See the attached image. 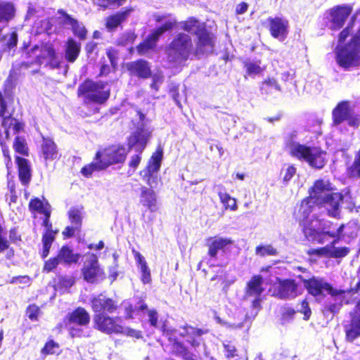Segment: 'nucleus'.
<instances>
[{
    "label": "nucleus",
    "mask_w": 360,
    "mask_h": 360,
    "mask_svg": "<svg viewBox=\"0 0 360 360\" xmlns=\"http://www.w3.org/2000/svg\"><path fill=\"white\" fill-rule=\"evenodd\" d=\"M352 31V23H350L339 33V45L335 50L336 63L345 70L360 65V28L349 42L345 44Z\"/></svg>",
    "instance_id": "1"
},
{
    "label": "nucleus",
    "mask_w": 360,
    "mask_h": 360,
    "mask_svg": "<svg viewBox=\"0 0 360 360\" xmlns=\"http://www.w3.org/2000/svg\"><path fill=\"white\" fill-rule=\"evenodd\" d=\"M181 328L183 332L177 335L172 330L166 332V337L168 340L167 347L169 348L171 354L181 357L183 360H198L197 355L189 351L188 347L184 341L180 340L181 338H188V342L194 348L199 347L200 345V337L207 333V330L198 328L188 324H185Z\"/></svg>",
    "instance_id": "2"
},
{
    "label": "nucleus",
    "mask_w": 360,
    "mask_h": 360,
    "mask_svg": "<svg viewBox=\"0 0 360 360\" xmlns=\"http://www.w3.org/2000/svg\"><path fill=\"white\" fill-rule=\"evenodd\" d=\"M127 151L122 144H111L98 149L94 161L82 167L80 173L86 178H90L94 172L106 169L110 166L122 164L125 162Z\"/></svg>",
    "instance_id": "3"
},
{
    "label": "nucleus",
    "mask_w": 360,
    "mask_h": 360,
    "mask_svg": "<svg viewBox=\"0 0 360 360\" xmlns=\"http://www.w3.org/2000/svg\"><path fill=\"white\" fill-rule=\"evenodd\" d=\"M312 185L316 196V206L325 208L329 217L340 219L344 195L340 192H333L330 181L323 179L314 181Z\"/></svg>",
    "instance_id": "4"
},
{
    "label": "nucleus",
    "mask_w": 360,
    "mask_h": 360,
    "mask_svg": "<svg viewBox=\"0 0 360 360\" xmlns=\"http://www.w3.org/2000/svg\"><path fill=\"white\" fill-rule=\"evenodd\" d=\"M297 133L288 135L285 141L286 147L289 148V154L299 160L305 161L309 166L316 169H323L327 162V153L320 146H309L294 141Z\"/></svg>",
    "instance_id": "5"
},
{
    "label": "nucleus",
    "mask_w": 360,
    "mask_h": 360,
    "mask_svg": "<svg viewBox=\"0 0 360 360\" xmlns=\"http://www.w3.org/2000/svg\"><path fill=\"white\" fill-rule=\"evenodd\" d=\"M299 224L302 226V231L304 238L309 241L316 242L319 244L324 243L325 236L334 238V240L331 243L332 245H334L345 236L354 238L357 235L356 231H353V229H356V226L349 222L341 224L335 231L316 229L313 226L311 220Z\"/></svg>",
    "instance_id": "6"
},
{
    "label": "nucleus",
    "mask_w": 360,
    "mask_h": 360,
    "mask_svg": "<svg viewBox=\"0 0 360 360\" xmlns=\"http://www.w3.org/2000/svg\"><path fill=\"white\" fill-rule=\"evenodd\" d=\"M153 18L156 22H160L164 20H165V21L163 24L153 30L151 32L136 46V51L140 56L145 55L150 51L154 50L161 36L165 32H172L178 26L177 20L175 18L172 16L171 13L154 15Z\"/></svg>",
    "instance_id": "7"
},
{
    "label": "nucleus",
    "mask_w": 360,
    "mask_h": 360,
    "mask_svg": "<svg viewBox=\"0 0 360 360\" xmlns=\"http://www.w3.org/2000/svg\"><path fill=\"white\" fill-rule=\"evenodd\" d=\"M107 86V82L86 79L78 86L77 94L83 98L84 103L103 105L110 96V89L106 88Z\"/></svg>",
    "instance_id": "8"
},
{
    "label": "nucleus",
    "mask_w": 360,
    "mask_h": 360,
    "mask_svg": "<svg viewBox=\"0 0 360 360\" xmlns=\"http://www.w3.org/2000/svg\"><path fill=\"white\" fill-rule=\"evenodd\" d=\"M90 321L91 316L87 310L77 307L63 317L58 327L65 329L72 338H82L85 337L83 328L87 327Z\"/></svg>",
    "instance_id": "9"
},
{
    "label": "nucleus",
    "mask_w": 360,
    "mask_h": 360,
    "mask_svg": "<svg viewBox=\"0 0 360 360\" xmlns=\"http://www.w3.org/2000/svg\"><path fill=\"white\" fill-rule=\"evenodd\" d=\"M191 37L184 32H177L165 47L168 60L172 63L186 61L193 53Z\"/></svg>",
    "instance_id": "10"
},
{
    "label": "nucleus",
    "mask_w": 360,
    "mask_h": 360,
    "mask_svg": "<svg viewBox=\"0 0 360 360\" xmlns=\"http://www.w3.org/2000/svg\"><path fill=\"white\" fill-rule=\"evenodd\" d=\"M297 277L302 281L308 294L317 302L322 301L326 295H330L331 297H339L348 292V290L334 288L323 277L311 276L307 279L303 278L302 275Z\"/></svg>",
    "instance_id": "11"
},
{
    "label": "nucleus",
    "mask_w": 360,
    "mask_h": 360,
    "mask_svg": "<svg viewBox=\"0 0 360 360\" xmlns=\"http://www.w3.org/2000/svg\"><path fill=\"white\" fill-rule=\"evenodd\" d=\"M80 271L82 278L88 283H98L106 278L105 270L100 265L98 256L92 252L86 254V259Z\"/></svg>",
    "instance_id": "12"
},
{
    "label": "nucleus",
    "mask_w": 360,
    "mask_h": 360,
    "mask_svg": "<svg viewBox=\"0 0 360 360\" xmlns=\"http://www.w3.org/2000/svg\"><path fill=\"white\" fill-rule=\"evenodd\" d=\"M94 327L106 335H118L122 333V320L119 316H110L107 314L99 313L93 316Z\"/></svg>",
    "instance_id": "13"
},
{
    "label": "nucleus",
    "mask_w": 360,
    "mask_h": 360,
    "mask_svg": "<svg viewBox=\"0 0 360 360\" xmlns=\"http://www.w3.org/2000/svg\"><path fill=\"white\" fill-rule=\"evenodd\" d=\"M274 295L281 300H292L300 295L302 290L294 278L277 277L274 285Z\"/></svg>",
    "instance_id": "14"
},
{
    "label": "nucleus",
    "mask_w": 360,
    "mask_h": 360,
    "mask_svg": "<svg viewBox=\"0 0 360 360\" xmlns=\"http://www.w3.org/2000/svg\"><path fill=\"white\" fill-rule=\"evenodd\" d=\"M40 53L37 54L34 60L31 61H22L20 63L21 68H29L34 65L41 67L44 60L49 59V64L53 68H58L59 63L57 61V53L54 45L50 41L42 43L39 46Z\"/></svg>",
    "instance_id": "15"
},
{
    "label": "nucleus",
    "mask_w": 360,
    "mask_h": 360,
    "mask_svg": "<svg viewBox=\"0 0 360 360\" xmlns=\"http://www.w3.org/2000/svg\"><path fill=\"white\" fill-rule=\"evenodd\" d=\"M41 214L44 215L41 225L45 228V230L41 236L43 248L41 252V257L45 259L50 253L52 244L56 240L59 230L53 228V224L51 221V208L44 211Z\"/></svg>",
    "instance_id": "16"
},
{
    "label": "nucleus",
    "mask_w": 360,
    "mask_h": 360,
    "mask_svg": "<svg viewBox=\"0 0 360 360\" xmlns=\"http://www.w3.org/2000/svg\"><path fill=\"white\" fill-rule=\"evenodd\" d=\"M195 37V49H193V53L195 56L199 58L214 52L216 37L207 27Z\"/></svg>",
    "instance_id": "17"
},
{
    "label": "nucleus",
    "mask_w": 360,
    "mask_h": 360,
    "mask_svg": "<svg viewBox=\"0 0 360 360\" xmlns=\"http://www.w3.org/2000/svg\"><path fill=\"white\" fill-rule=\"evenodd\" d=\"M313 185L308 190V195L304 198L299 205L294 209L292 215L296 221L299 224L309 221V217L313 212L316 204L315 193H314Z\"/></svg>",
    "instance_id": "18"
},
{
    "label": "nucleus",
    "mask_w": 360,
    "mask_h": 360,
    "mask_svg": "<svg viewBox=\"0 0 360 360\" xmlns=\"http://www.w3.org/2000/svg\"><path fill=\"white\" fill-rule=\"evenodd\" d=\"M150 137V132L143 127L137 128L127 138V153L132 149L143 153Z\"/></svg>",
    "instance_id": "19"
},
{
    "label": "nucleus",
    "mask_w": 360,
    "mask_h": 360,
    "mask_svg": "<svg viewBox=\"0 0 360 360\" xmlns=\"http://www.w3.org/2000/svg\"><path fill=\"white\" fill-rule=\"evenodd\" d=\"M233 244V240L231 238L214 236L205 239V246L207 248V255L213 259H217L219 252H225L227 248Z\"/></svg>",
    "instance_id": "20"
},
{
    "label": "nucleus",
    "mask_w": 360,
    "mask_h": 360,
    "mask_svg": "<svg viewBox=\"0 0 360 360\" xmlns=\"http://www.w3.org/2000/svg\"><path fill=\"white\" fill-rule=\"evenodd\" d=\"M91 307L95 314L115 313L119 308L117 301L111 297L99 294L91 300Z\"/></svg>",
    "instance_id": "21"
},
{
    "label": "nucleus",
    "mask_w": 360,
    "mask_h": 360,
    "mask_svg": "<svg viewBox=\"0 0 360 360\" xmlns=\"http://www.w3.org/2000/svg\"><path fill=\"white\" fill-rule=\"evenodd\" d=\"M269 23V31L271 36L280 41L285 40L289 33V22L283 17H269L267 18Z\"/></svg>",
    "instance_id": "22"
},
{
    "label": "nucleus",
    "mask_w": 360,
    "mask_h": 360,
    "mask_svg": "<svg viewBox=\"0 0 360 360\" xmlns=\"http://www.w3.org/2000/svg\"><path fill=\"white\" fill-rule=\"evenodd\" d=\"M58 13L63 18L62 25L63 26L69 25L75 37H77L80 41H84L87 38L89 32L82 22L73 18L63 9H58Z\"/></svg>",
    "instance_id": "23"
},
{
    "label": "nucleus",
    "mask_w": 360,
    "mask_h": 360,
    "mask_svg": "<svg viewBox=\"0 0 360 360\" xmlns=\"http://www.w3.org/2000/svg\"><path fill=\"white\" fill-rule=\"evenodd\" d=\"M126 69L129 76L138 79H146L151 77L153 75L150 63L142 58L127 63Z\"/></svg>",
    "instance_id": "24"
},
{
    "label": "nucleus",
    "mask_w": 360,
    "mask_h": 360,
    "mask_svg": "<svg viewBox=\"0 0 360 360\" xmlns=\"http://www.w3.org/2000/svg\"><path fill=\"white\" fill-rule=\"evenodd\" d=\"M352 11V8L349 6H336L333 7L330 11L331 17L330 30H338L342 28Z\"/></svg>",
    "instance_id": "25"
},
{
    "label": "nucleus",
    "mask_w": 360,
    "mask_h": 360,
    "mask_svg": "<svg viewBox=\"0 0 360 360\" xmlns=\"http://www.w3.org/2000/svg\"><path fill=\"white\" fill-rule=\"evenodd\" d=\"M132 11L133 8L131 7H127L120 11L109 15L105 19V28L110 32L115 31L128 19Z\"/></svg>",
    "instance_id": "26"
},
{
    "label": "nucleus",
    "mask_w": 360,
    "mask_h": 360,
    "mask_svg": "<svg viewBox=\"0 0 360 360\" xmlns=\"http://www.w3.org/2000/svg\"><path fill=\"white\" fill-rule=\"evenodd\" d=\"M15 161L18 169V178L24 186H27L32 179V166L30 161L20 155L15 156Z\"/></svg>",
    "instance_id": "27"
},
{
    "label": "nucleus",
    "mask_w": 360,
    "mask_h": 360,
    "mask_svg": "<svg viewBox=\"0 0 360 360\" xmlns=\"http://www.w3.org/2000/svg\"><path fill=\"white\" fill-rule=\"evenodd\" d=\"M263 283L264 278L262 275H253L245 284V296L247 297L262 296L264 291Z\"/></svg>",
    "instance_id": "28"
},
{
    "label": "nucleus",
    "mask_w": 360,
    "mask_h": 360,
    "mask_svg": "<svg viewBox=\"0 0 360 360\" xmlns=\"http://www.w3.org/2000/svg\"><path fill=\"white\" fill-rule=\"evenodd\" d=\"M352 110L349 107L348 101H342L339 102L332 111V120L335 126L340 125L345 122Z\"/></svg>",
    "instance_id": "29"
},
{
    "label": "nucleus",
    "mask_w": 360,
    "mask_h": 360,
    "mask_svg": "<svg viewBox=\"0 0 360 360\" xmlns=\"http://www.w3.org/2000/svg\"><path fill=\"white\" fill-rule=\"evenodd\" d=\"M40 148L45 161H53L58 158L57 146L51 139L43 137Z\"/></svg>",
    "instance_id": "30"
},
{
    "label": "nucleus",
    "mask_w": 360,
    "mask_h": 360,
    "mask_svg": "<svg viewBox=\"0 0 360 360\" xmlns=\"http://www.w3.org/2000/svg\"><path fill=\"white\" fill-rule=\"evenodd\" d=\"M81 52V43L74 38H68L64 49L65 58L67 62L72 63L77 60Z\"/></svg>",
    "instance_id": "31"
},
{
    "label": "nucleus",
    "mask_w": 360,
    "mask_h": 360,
    "mask_svg": "<svg viewBox=\"0 0 360 360\" xmlns=\"http://www.w3.org/2000/svg\"><path fill=\"white\" fill-rule=\"evenodd\" d=\"M140 203L151 212L157 209V195L155 192L149 188H141Z\"/></svg>",
    "instance_id": "32"
},
{
    "label": "nucleus",
    "mask_w": 360,
    "mask_h": 360,
    "mask_svg": "<svg viewBox=\"0 0 360 360\" xmlns=\"http://www.w3.org/2000/svg\"><path fill=\"white\" fill-rule=\"evenodd\" d=\"M56 257L62 264L70 265L78 262L80 255L75 253L72 248L68 245H63L58 250Z\"/></svg>",
    "instance_id": "33"
},
{
    "label": "nucleus",
    "mask_w": 360,
    "mask_h": 360,
    "mask_svg": "<svg viewBox=\"0 0 360 360\" xmlns=\"http://www.w3.org/2000/svg\"><path fill=\"white\" fill-rule=\"evenodd\" d=\"M180 23L181 27L184 32L187 34L193 32L195 36L207 28L205 22H202L197 18L193 16L188 17Z\"/></svg>",
    "instance_id": "34"
},
{
    "label": "nucleus",
    "mask_w": 360,
    "mask_h": 360,
    "mask_svg": "<svg viewBox=\"0 0 360 360\" xmlns=\"http://www.w3.org/2000/svg\"><path fill=\"white\" fill-rule=\"evenodd\" d=\"M132 254L136 264L139 265L141 271V281L143 284H148L151 282L150 270L148 266L144 257L134 249L132 250Z\"/></svg>",
    "instance_id": "35"
},
{
    "label": "nucleus",
    "mask_w": 360,
    "mask_h": 360,
    "mask_svg": "<svg viewBox=\"0 0 360 360\" xmlns=\"http://www.w3.org/2000/svg\"><path fill=\"white\" fill-rule=\"evenodd\" d=\"M345 338L348 342H353L360 337V318L352 316L350 322L345 326Z\"/></svg>",
    "instance_id": "36"
},
{
    "label": "nucleus",
    "mask_w": 360,
    "mask_h": 360,
    "mask_svg": "<svg viewBox=\"0 0 360 360\" xmlns=\"http://www.w3.org/2000/svg\"><path fill=\"white\" fill-rule=\"evenodd\" d=\"M1 125L6 129V136H8L9 129H12L14 134H18L25 131V123L11 115L4 117L2 119Z\"/></svg>",
    "instance_id": "37"
},
{
    "label": "nucleus",
    "mask_w": 360,
    "mask_h": 360,
    "mask_svg": "<svg viewBox=\"0 0 360 360\" xmlns=\"http://www.w3.org/2000/svg\"><path fill=\"white\" fill-rule=\"evenodd\" d=\"M346 174L349 179H360V148L354 153L352 164L347 167Z\"/></svg>",
    "instance_id": "38"
},
{
    "label": "nucleus",
    "mask_w": 360,
    "mask_h": 360,
    "mask_svg": "<svg viewBox=\"0 0 360 360\" xmlns=\"http://www.w3.org/2000/svg\"><path fill=\"white\" fill-rule=\"evenodd\" d=\"M13 148L14 151L25 158L30 155V149L25 138L22 136H16L13 142Z\"/></svg>",
    "instance_id": "39"
},
{
    "label": "nucleus",
    "mask_w": 360,
    "mask_h": 360,
    "mask_svg": "<svg viewBox=\"0 0 360 360\" xmlns=\"http://www.w3.org/2000/svg\"><path fill=\"white\" fill-rule=\"evenodd\" d=\"M15 13V8L10 2H0V22H8L12 20Z\"/></svg>",
    "instance_id": "40"
},
{
    "label": "nucleus",
    "mask_w": 360,
    "mask_h": 360,
    "mask_svg": "<svg viewBox=\"0 0 360 360\" xmlns=\"http://www.w3.org/2000/svg\"><path fill=\"white\" fill-rule=\"evenodd\" d=\"M60 350V344L53 338H49L41 349V355L46 356L49 355L59 354Z\"/></svg>",
    "instance_id": "41"
},
{
    "label": "nucleus",
    "mask_w": 360,
    "mask_h": 360,
    "mask_svg": "<svg viewBox=\"0 0 360 360\" xmlns=\"http://www.w3.org/2000/svg\"><path fill=\"white\" fill-rule=\"evenodd\" d=\"M162 157V149L158 148L150 156L146 168L152 171L158 172L160 169Z\"/></svg>",
    "instance_id": "42"
},
{
    "label": "nucleus",
    "mask_w": 360,
    "mask_h": 360,
    "mask_svg": "<svg viewBox=\"0 0 360 360\" xmlns=\"http://www.w3.org/2000/svg\"><path fill=\"white\" fill-rule=\"evenodd\" d=\"M344 297L345 295L343 297H333L335 302L326 303L323 306L322 312L326 315L330 314L333 316L338 314L342 307V298Z\"/></svg>",
    "instance_id": "43"
},
{
    "label": "nucleus",
    "mask_w": 360,
    "mask_h": 360,
    "mask_svg": "<svg viewBox=\"0 0 360 360\" xmlns=\"http://www.w3.org/2000/svg\"><path fill=\"white\" fill-rule=\"evenodd\" d=\"M29 210L32 213H43L44 211H46L51 208V205L48 202L45 203L40 200L39 198H32L28 204Z\"/></svg>",
    "instance_id": "44"
},
{
    "label": "nucleus",
    "mask_w": 360,
    "mask_h": 360,
    "mask_svg": "<svg viewBox=\"0 0 360 360\" xmlns=\"http://www.w3.org/2000/svg\"><path fill=\"white\" fill-rule=\"evenodd\" d=\"M218 196L225 210H230L231 211L237 210L238 205L236 198H232L229 193L222 191L218 193Z\"/></svg>",
    "instance_id": "45"
},
{
    "label": "nucleus",
    "mask_w": 360,
    "mask_h": 360,
    "mask_svg": "<svg viewBox=\"0 0 360 360\" xmlns=\"http://www.w3.org/2000/svg\"><path fill=\"white\" fill-rule=\"evenodd\" d=\"M259 89L262 94H269L273 89H276L277 91L281 90L276 79L273 77H268L263 80L260 84Z\"/></svg>",
    "instance_id": "46"
},
{
    "label": "nucleus",
    "mask_w": 360,
    "mask_h": 360,
    "mask_svg": "<svg viewBox=\"0 0 360 360\" xmlns=\"http://www.w3.org/2000/svg\"><path fill=\"white\" fill-rule=\"evenodd\" d=\"M83 207L80 208L78 207H72L68 212V216L70 221L72 225H76L80 228H82V210Z\"/></svg>",
    "instance_id": "47"
},
{
    "label": "nucleus",
    "mask_w": 360,
    "mask_h": 360,
    "mask_svg": "<svg viewBox=\"0 0 360 360\" xmlns=\"http://www.w3.org/2000/svg\"><path fill=\"white\" fill-rule=\"evenodd\" d=\"M148 309L146 303L140 299L137 307H134L132 304H129L124 309L125 317L131 319L134 318V314L136 311H143Z\"/></svg>",
    "instance_id": "48"
},
{
    "label": "nucleus",
    "mask_w": 360,
    "mask_h": 360,
    "mask_svg": "<svg viewBox=\"0 0 360 360\" xmlns=\"http://www.w3.org/2000/svg\"><path fill=\"white\" fill-rule=\"evenodd\" d=\"M127 0H98V6L103 10L115 9L126 3Z\"/></svg>",
    "instance_id": "49"
},
{
    "label": "nucleus",
    "mask_w": 360,
    "mask_h": 360,
    "mask_svg": "<svg viewBox=\"0 0 360 360\" xmlns=\"http://www.w3.org/2000/svg\"><path fill=\"white\" fill-rule=\"evenodd\" d=\"M255 253L261 257L275 256L278 254V251L271 245H259L255 248Z\"/></svg>",
    "instance_id": "50"
},
{
    "label": "nucleus",
    "mask_w": 360,
    "mask_h": 360,
    "mask_svg": "<svg viewBox=\"0 0 360 360\" xmlns=\"http://www.w3.org/2000/svg\"><path fill=\"white\" fill-rule=\"evenodd\" d=\"M142 172H143L142 179L150 188L155 187L158 184L156 175L158 172L152 171L149 169L145 168Z\"/></svg>",
    "instance_id": "51"
},
{
    "label": "nucleus",
    "mask_w": 360,
    "mask_h": 360,
    "mask_svg": "<svg viewBox=\"0 0 360 360\" xmlns=\"http://www.w3.org/2000/svg\"><path fill=\"white\" fill-rule=\"evenodd\" d=\"M25 313L30 321H38L41 311L40 307L36 304H31L27 307Z\"/></svg>",
    "instance_id": "52"
},
{
    "label": "nucleus",
    "mask_w": 360,
    "mask_h": 360,
    "mask_svg": "<svg viewBox=\"0 0 360 360\" xmlns=\"http://www.w3.org/2000/svg\"><path fill=\"white\" fill-rule=\"evenodd\" d=\"M61 263L58 258L56 256L50 257L47 260L44 261L42 272L43 273H50L56 270L58 266V264Z\"/></svg>",
    "instance_id": "53"
},
{
    "label": "nucleus",
    "mask_w": 360,
    "mask_h": 360,
    "mask_svg": "<svg viewBox=\"0 0 360 360\" xmlns=\"http://www.w3.org/2000/svg\"><path fill=\"white\" fill-rule=\"evenodd\" d=\"M296 313L297 311L292 307H284L281 313V323L284 325L291 321Z\"/></svg>",
    "instance_id": "54"
},
{
    "label": "nucleus",
    "mask_w": 360,
    "mask_h": 360,
    "mask_svg": "<svg viewBox=\"0 0 360 360\" xmlns=\"http://www.w3.org/2000/svg\"><path fill=\"white\" fill-rule=\"evenodd\" d=\"M75 283V278L70 276H58L57 285L60 289H68Z\"/></svg>",
    "instance_id": "55"
},
{
    "label": "nucleus",
    "mask_w": 360,
    "mask_h": 360,
    "mask_svg": "<svg viewBox=\"0 0 360 360\" xmlns=\"http://www.w3.org/2000/svg\"><path fill=\"white\" fill-rule=\"evenodd\" d=\"M261 61L258 63L244 61L243 65L246 69V72L249 75H259L263 71V68L260 67Z\"/></svg>",
    "instance_id": "56"
},
{
    "label": "nucleus",
    "mask_w": 360,
    "mask_h": 360,
    "mask_svg": "<svg viewBox=\"0 0 360 360\" xmlns=\"http://www.w3.org/2000/svg\"><path fill=\"white\" fill-rule=\"evenodd\" d=\"M330 253V248L329 246L326 245L324 247H321L318 248H311L307 251V255L316 256L318 257H329Z\"/></svg>",
    "instance_id": "57"
},
{
    "label": "nucleus",
    "mask_w": 360,
    "mask_h": 360,
    "mask_svg": "<svg viewBox=\"0 0 360 360\" xmlns=\"http://www.w3.org/2000/svg\"><path fill=\"white\" fill-rule=\"evenodd\" d=\"M300 305H301V307L297 311L300 312V314H303V319L304 321L309 320V319L311 316L312 311L309 307V303L307 299V298L303 299L300 302Z\"/></svg>",
    "instance_id": "58"
},
{
    "label": "nucleus",
    "mask_w": 360,
    "mask_h": 360,
    "mask_svg": "<svg viewBox=\"0 0 360 360\" xmlns=\"http://www.w3.org/2000/svg\"><path fill=\"white\" fill-rule=\"evenodd\" d=\"M81 229L82 228H80L76 225L67 226L64 229V230L62 231V235H63V238L68 239V238H72L75 235L76 232H77V233L80 232Z\"/></svg>",
    "instance_id": "59"
},
{
    "label": "nucleus",
    "mask_w": 360,
    "mask_h": 360,
    "mask_svg": "<svg viewBox=\"0 0 360 360\" xmlns=\"http://www.w3.org/2000/svg\"><path fill=\"white\" fill-rule=\"evenodd\" d=\"M297 172L296 167L293 165H289L285 170L283 177V181L285 184H288Z\"/></svg>",
    "instance_id": "60"
},
{
    "label": "nucleus",
    "mask_w": 360,
    "mask_h": 360,
    "mask_svg": "<svg viewBox=\"0 0 360 360\" xmlns=\"http://www.w3.org/2000/svg\"><path fill=\"white\" fill-rule=\"evenodd\" d=\"M137 153L131 156L128 162L129 167L132 169L133 171H135L137 169L142 160V153Z\"/></svg>",
    "instance_id": "61"
},
{
    "label": "nucleus",
    "mask_w": 360,
    "mask_h": 360,
    "mask_svg": "<svg viewBox=\"0 0 360 360\" xmlns=\"http://www.w3.org/2000/svg\"><path fill=\"white\" fill-rule=\"evenodd\" d=\"M349 252L347 247L337 248L334 250H330L329 257L340 258L346 256Z\"/></svg>",
    "instance_id": "62"
},
{
    "label": "nucleus",
    "mask_w": 360,
    "mask_h": 360,
    "mask_svg": "<svg viewBox=\"0 0 360 360\" xmlns=\"http://www.w3.org/2000/svg\"><path fill=\"white\" fill-rule=\"evenodd\" d=\"M106 55L110 62L111 66L114 70L117 69V51L114 49H110L107 50Z\"/></svg>",
    "instance_id": "63"
},
{
    "label": "nucleus",
    "mask_w": 360,
    "mask_h": 360,
    "mask_svg": "<svg viewBox=\"0 0 360 360\" xmlns=\"http://www.w3.org/2000/svg\"><path fill=\"white\" fill-rule=\"evenodd\" d=\"M18 41V36L16 32H12L10 35L8 41H6L5 46L6 49L8 51H11L13 48L17 46Z\"/></svg>",
    "instance_id": "64"
}]
</instances>
